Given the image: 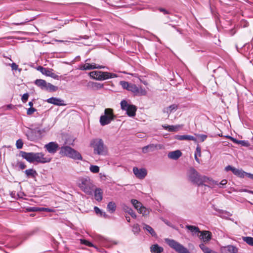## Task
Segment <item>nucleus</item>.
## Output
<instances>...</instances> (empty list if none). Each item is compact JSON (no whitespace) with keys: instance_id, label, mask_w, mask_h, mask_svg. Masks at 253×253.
I'll list each match as a JSON object with an SVG mask.
<instances>
[{"instance_id":"1","label":"nucleus","mask_w":253,"mask_h":253,"mask_svg":"<svg viewBox=\"0 0 253 253\" xmlns=\"http://www.w3.org/2000/svg\"><path fill=\"white\" fill-rule=\"evenodd\" d=\"M187 175L189 181L198 186L205 185L211 187L214 184H217L216 182L209 177L206 176H201L198 171L193 168L188 170Z\"/></svg>"},{"instance_id":"2","label":"nucleus","mask_w":253,"mask_h":253,"mask_svg":"<svg viewBox=\"0 0 253 253\" xmlns=\"http://www.w3.org/2000/svg\"><path fill=\"white\" fill-rule=\"evenodd\" d=\"M22 157L26 159L30 163L37 162L38 163L44 164L49 163L51 160V158L45 156V155L41 153H27L24 151L20 152Z\"/></svg>"},{"instance_id":"3","label":"nucleus","mask_w":253,"mask_h":253,"mask_svg":"<svg viewBox=\"0 0 253 253\" xmlns=\"http://www.w3.org/2000/svg\"><path fill=\"white\" fill-rule=\"evenodd\" d=\"M89 146L93 149V154L95 155H106L107 154V148L101 138L92 139L90 141Z\"/></svg>"},{"instance_id":"4","label":"nucleus","mask_w":253,"mask_h":253,"mask_svg":"<svg viewBox=\"0 0 253 253\" xmlns=\"http://www.w3.org/2000/svg\"><path fill=\"white\" fill-rule=\"evenodd\" d=\"M60 154L62 156H67L74 159L82 160L81 155L69 146L62 147L60 149Z\"/></svg>"},{"instance_id":"5","label":"nucleus","mask_w":253,"mask_h":253,"mask_svg":"<svg viewBox=\"0 0 253 253\" xmlns=\"http://www.w3.org/2000/svg\"><path fill=\"white\" fill-rule=\"evenodd\" d=\"M78 185L86 194L89 195L92 194L93 184L89 177H86L80 178Z\"/></svg>"},{"instance_id":"6","label":"nucleus","mask_w":253,"mask_h":253,"mask_svg":"<svg viewBox=\"0 0 253 253\" xmlns=\"http://www.w3.org/2000/svg\"><path fill=\"white\" fill-rule=\"evenodd\" d=\"M115 117L113 110L111 108H106L105 109L104 114L101 116L99 122L101 126H104L109 124Z\"/></svg>"},{"instance_id":"7","label":"nucleus","mask_w":253,"mask_h":253,"mask_svg":"<svg viewBox=\"0 0 253 253\" xmlns=\"http://www.w3.org/2000/svg\"><path fill=\"white\" fill-rule=\"evenodd\" d=\"M166 242L178 253H190L187 248L174 240L166 239Z\"/></svg>"},{"instance_id":"8","label":"nucleus","mask_w":253,"mask_h":253,"mask_svg":"<svg viewBox=\"0 0 253 253\" xmlns=\"http://www.w3.org/2000/svg\"><path fill=\"white\" fill-rule=\"evenodd\" d=\"M121 109L126 112L127 115L129 117H133L135 115L136 107L133 105L128 104L127 101L123 100L121 102Z\"/></svg>"},{"instance_id":"9","label":"nucleus","mask_w":253,"mask_h":253,"mask_svg":"<svg viewBox=\"0 0 253 253\" xmlns=\"http://www.w3.org/2000/svg\"><path fill=\"white\" fill-rule=\"evenodd\" d=\"M88 59L86 60L85 62L83 65H81L79 66V69L81 70H90L95 69H102L104 68L105 67L103 66L98 65L94 63H87V61Z\"/></svg>"},{"instance_id":"10","label":"nucleus","mask_w":253,"mask_h":253,"mask_svg":"<svg viewBox=\"0 0 253 253\" xmlns=\"http://www.w3.org/2000/svg\"><path fill=\"white\" fill-rule=\"evenodd\" d=\"M46 150L50 154H55L59 148V145L55 142H50L44 146Z\"/></svg>"},{"instance_id":"11","label":"nucleus","mask_w":253,"mask_h":253,"mask_svg":"<svg viewBox=\"0 0 253 253\" xmlns=\"http://www.w3.org/2000/svg\"><path fill=\"white\" fill-rule=\"evenodd\" d=\"M163 148L164 146L162 144H151L143 147L142 148V152L143 153H147L148 152H152L156 149H162Z\"/></svg>"},{"instance_id":"12","label":"nucleus","mask_w":253,"mask_h":253,"mask_svg":"<svg viewBox=\"0 0 253 253\" xmlns=\"http://www.w3.org/2000/svg\"><path fill=\"white\" fill-rule=\"evenodd\" d=\"M133 172L136 177L139 179H143L147 175V170L145 169H138L137 167H134Z\"/></svg>"},{"instance_id":"13","label":"nucleus","mask_w":253,"mask_h":253,"mask_svg":"<svg viewBox=\"0 0 253 253\" xmlns=\"http://www.w3.org/2000/svg\"><path fill=\"white\" fill-rule=\"evenodd\" d=\"M238 248L233 245H228L221 248L222 253H238Z\"/></svg>"},{"instance_id":"14","label":"nucleus","mask_w":253,"mask_h":253,"mask_svg":"<svg viewBox=\"0 0 253 253\" xmlns=\"http://www.w3.org/2000/svg\"><path fill=\"white\" fill-rule=\"evenodd\" d=\"M101 77L100 78V81H103L107 79L117 78L118 76L117 74L114 73H111L107 72H101Z\"/></svg>"},{"instance_id":"15","label":"nucleus","mask_w":253,"mask_h":253,"mask_svg":"<svg viewBox=\"0 0 253 253\" xmlns=\"http://www.w3.org/2000/svg\"><path fill=\"white\" fill-rule=\"evenodd\" d=\"M46 101L49 103L58 106H62L64 105L63 100L56 97L49 98L47 99Z\"/></svg>"},{"instance_id":"16","label":"nucleus","mask_w":253,"mask_h":253,"mask_svg":"<svg viewBox=\"0 0 253 253\" xmlns=\"http://www.w3.org/2000/svg\"><path fill=\"white\" fill-rule=\"evenodd\" d=\"M182 155V153L180 150H175L170 152L168 153V157L172 160H177Z\"/></svg>"},{"instance_id":"17","label":"nucleus","mask_w":253,"mask_h":253,"mask_svg":"<svg viewBox=\"0 0 253 253\" xmlns=\"http://www.w3.org/2000/svg\"><path fill=\"white\" fill-rule=\"evenodd\" d=\"M175 138L179 140H193L195 142L197 140L194 136L189 135H177L175 136Z\"/></svg>"},{"instance_id":"18","label":"nucleus","mask_w":253,"mask_h":253,"mask_svg":"<svg viewBox=\"0 0 253 253\" xmlns=\"http://www.w3.org/2000/svg\"><path fill=\"white\" fill-rule=\"evenodd\" d=\"M200 237L204 242H209L211 239V233L208 231L201 232Z\"/></svg>"},{"instance_id":"19","label":"nucleus","mask_w":253,"mask_h":253,"mask_svg":"<svg viewBox=\"0 0 253 253\" xmlns=\"http://www.w3.org/2000/svg\"><path fill=\"white\" fill-rule=\"evenodd\" d=\"M122 209L124 210V211H125L126 212L128 213L129 214H130L132 217H133V218L136 217V214L131 209V208H130V207H129L128 206H127V205H126V204H123L122 205Z\"/></svg>"},{"instance_id":"20","label":"nucleus","mask_w":253,"mask_h":253,"mask_svg":"<svg viewBox=\"0 0 253 253\" xmlns=\"http://www.w3.org/2000/svg\"><path fill=\"white\" fill-rule=\"evenodd\" d=\"M103 191L100 188H97L94 191V198L95 199L99 202L102 199Z\"/></svg>"},{"instance_id":"21","label":"nucleus","mask_w":253,"mask_h":253,"mask_svg":"<svg viewBox=\"0 0 253 253\" xmlns=\"http://www.w3.org/2000/svg\"><path fill=\"white\" fill-rule=\"evenodd\" d=\"M52 71V69L45 68L44 70L42 72V74L54 79H56L58 76L54 74Z\"/></svg>"},{"instance_id":"22","label":"nucleus","mask_w":253,"mask_h":253,"mask_svg":"<svg viewBox=\"0 0 253 253\" xmlns=\"http://www.w3.org/2000/svg\"><path fill=\"white\" fill-rule=\"evenodd\" d=\"M35 84L42 89H45L47 83L42 79H37L35 81Z\"/></svg>"},{"instance_id":"23","label":"nucleus","mask_w":253,"mask_h":253,"mask_svg":"<svg viewBox=\"0 0 253 253\" xmlns=\"http://www.w3.org/2000/svg\"><path fill=\"white\" fill-rule=\"evenodd\" d=\"M233 173L235 175H236L240 177L243 178L246 176V173L247 172L243 171L242 169H237L235 168V169H233Z\"/></svg>"},{"instance_id":"24","label":"nucleus","mask_w":253,"mask_h":253,"mask_svg":"<svg viewBox=\"0 0 253 253\" xmlns=\"http://www.w3.org/2000/svg\"><path fill=\"white\" fill-rule=\"evenodd\" d=\"M101 72L99 71H92L89 73V75L91 78L100 81Z\"/></svg>"},{"instance_id":"25","label":"nucleus","mask_w":253,"mask_h":253,"mask_svg":"<svg viewBox=\"0 0 253 253\" xmlns=\"http://www.w3.org/2000/svg\"><path fill=\"white\" fill-rule=\"evenodd\" d=\"M163 251V248L159 247L157 244L154 245L151 247V252L152 253H161Z\"/></svg>"},{"instance_id":"26","label":"nucleus","mask_w":253,"mask_h":253,"mask_svg":"<svg viewBox=\"0 0 253 253\" xmlns=\"http://www.w3.org/2000/svg\"><path fill=\"white\" fill-rule=\"evenodd\" d=\"M143 229L149 232L152 236L155 237L156 236V234L154 230V229L149 225L146 224H143Z\"/></svg>"},{"instance_id":"27","label":"nucleus","mask_w":253,"mask_h":253,"mask_svg":"<svg viewBox=\"0 0 253 253\" xmlns=\"http://www.w3.org/2000/svg\"><path fill=\"white\" fill-rule=\"evenodd\" d=\"M177 108V106L176 104H172L169 106L164 108V112L168 114H170L173 111H175Z\"/></svg>"},{"instance_id":"28","label":"nucleus","mask_w":253,"mask_h":253,"mask_svg":"<svg viewBox=\"0 0 253 253\" xmlns=\"http://www.w3.org/2000/svg\"><path fill=\"white\" fill-rule=\"evenodd\" d=\"M186 228L190 231L192 233H200V231L199 230V229L198 227L193 226V225H186Z\"/></svg>"},{"instance_id":"29","label":"nucleus","mask_w":253,"mask_h":253,"mask_svg":"<svg viewBox=\"0 0 253 253\" xmlns=\"http://www.w3.org/2000/svg\"><path fill=\"white\" fill-rule=\"evenodd\" d=\"M116 206L114 202H110L108 203L107 205V209L108 211L110 213L114 212L116 210Z\"/></svg>"},{"instance_id":"30","label":"nucleus","mask_w":253,"mask_h":253,"mask_svg":"<svg viewBox=\"0 0 253 253\" xmlns=\"http://www.w3.org/2000/svg\"><path fill=\"white\" fill-rule=\"evenodd\" d=\"M147 93V91L146 89L144 88H142V87H138L137 88V90L135 92V95H145Z\"/></svg>"},{"instance_id":"31","label":"nucleus","mask_w":253,"mask_h":253,"mask_svg":"<svg viewBox=\"0 0 253 253\" xmlns=\"http://www.w3.org/2000/svg\"><path fill=\"white\" fill-rule=\"evenodd\" d=\"M58 89V87L51 84L50 83L46 84V87L44 90H48L49 91H56Z\"/></svg>"},{"instance_id":"32","label":"nucleus","mask_w":253,"mask_h":253,"mask_svg":"<svg viewBox=\"0 0 253 253\" xmlns=\"http://www.w3.org/2000/svg\"><path fill=\"white\" fill-rule=\"evenodd\" d=\"M131 203L134 206V207L137 210V211H138L139 208H141L142 207V204L136 200H131Z\"/></svg>"},{"instance_id":"33","label":"nucleus","mask_w":253,"mask_h":253,"mask_svg":"<svg viewBox=\"0 0 253 253\" xmlns=\"http://www.w3.org/2000/svg\"><path fill=\"white\" fill-rule=\"evenodd\" d=\"M31 211H44L46 212H52L53 211V210L49 208H36L33 207L32 208Z\"/></svg>"},{"instance_id":"34","label":"nucleus","mask_w":253,"mask_h":253,"mask_svg":"<svg viewBox=\"0 0 253 253\" xmlns=\"http://www.w3.org/2000/svg\"><path fill=\"white\" fill-rule=\"evenodd\" d=\"M131 84H129L128 82L126 81H121L120 82V84L122 86V87L127 90H129Z\"/></svg>"},{"instance_id":"35","label":"nucleus","mask_w":253,"mask_h":253,"mask_svg":"<svg viewBox=\"0 0 253 253\" xmlns=\"http://www.w3.org/2000/svg\"><path fill=\"white\" fill-rule=\"evenodd\" d=\"M25 173L28 176H31L34 177L37 174L36 170L33 169H27L25 171Z\"/></svg>"},{"instance_id":"36","label":"nucleus","mask_w":253,"mask_h":253,"mask_svg":"<svg viewBox=\"0 0 253 253\" xmlns=\"http://www.w3.org/2000/svg\"><path fill=\"white\" fill-rule=\"evenodd\" d=\"M244 241L246 242L248 245L253 246V238L251 237H245L243 238Z\"/></svg>"},{"instance_id":"37","label":"nucleus","mask_w":253,"mask_h":253,"mask_svg":"<svg viewBox=\"0 0 253 253\" xmlns=\"http://www.w3.org/2000/svg\"><path fill=\"white\" fill-rule=\"evenodd\" d=\"M89 170L92 173H98L99 171V167L97 166L91 165L89 168Z\"/></svg>"},{"instance_id":"38","label":"nucleus","mask_w":253,"mask_h":253,"mask_svg":"<svg viewBox=\"0 0 253 253\" xmlns=\"http://www.w3.org/2000/svg\"><path fill=\"white\" fill-rule=\"evenodd\" d=\"M199 247L204 253H208L211 250L210 248L205 246L204 244H201Z\"/></svg>"},{"instance_id":"39","label":"nucleus","mask_w":253,"mask_h":253,"mask_svg":"<svg viewBox=\"0 0 253 253\" xmlns=\"http://www.w3.org/2000/svg\"><path fill=\"white\" fill-rule=\"evenodd\" d=\"M140 229L138 224H136L133 226L132 231L134 234H138L140 232Z\"/></svg>"},{"instance_id":"40","label":"nucleus","mask_w":253,"mask_h":253,"mask_svg":"<svg viewBox=\"0 0 253 253\" xmlns=\"http://www.w3.org/2000/svg\"><path fill=\"white\" fill-rule=\"evenodd\" d=\"M81 243L84 245H85L88 247H94L93 245L90 242L84 240V239H81L80 240Z\"/></svg>"},{"instance_id":"41","label":"nucleus","mask_w":253,"mask_h":253,"mask_svg":"<svg viewBox=\"0 0 253 253\" xmlns=\"http://www.w3.org/2000/svg\"><path fill=\"white\" fill-rule=\"evenodd\" d=\"M180 126H170L169 131H176L179 129Z\"/></svg>"},{"instance_id":"42","label":"nucleus","mask_w":253,"mask_h":253,"mask_svg":"<svg viewBox=\"0 0 253 253\" xmlns=\"http://www.w3.org/2000/svg\"><path fill=\"white\" fill-rule=\"evenodd\" d=\"M137 87H138L135 84H131L128 91H131L134 94H135Z\"/></svg>"},{"instance_id":"43","label":"nucleus","mask_w":253,"mask_h":253,"mask_svg":"<svg viewBox=\"0 0 253 253\" xmlns=\"http://www.w3.org/2000/svg\"><path fill=\"white\" fill-rule=\"evenodd\" d=\"M138 211L143 215H146L148 212L147 209L143 206H142L141 208H139Z\"/></svg>"},{"instance_id":"44","label":"nucleus","mask_w":253,"mask_h":253,"mask_svg":"<svg viewBox=\"0 0 253 253\" xmlns=\"http://www.w3.org/2000/svg\"><path fill=\"white\" fill-rule=\"evenodd\" d=\"M23 143L21 139H18L16 141V146L17 149H21L23 147Z\"/></svg>"},{"instance_id":"45","label":"nucleus","mask_w":253,"mask_h":253,"mask_svg":"<svg viewBox=\"0 0 253 253\" xmlns=\"http://www.w3.org/2000/svg\"><path fill=\"white\" fill-rule=\"evenodd\" d=\"M197 136L201 142H203L207 138V135L205 134H197Z\"/></svg>"},{"instance_id":"46","label":"nucleus","mask_w":253,"mask_h":253,"mask_svg":"<svg viewBox=\"0 0 253 253\" xmlns=\"http://www.w3.org/2000/svg\"><path fill=\"white\" fill-rule=\"evenodd\" d=\"M92 87L99 89L103 87V85L98 83H92Z\"/></svg>"},{"instance_id":"47","label":"nucleus","mask_w":253,"mask_h":253,"mask_svg":"<svg viewBox=\"0 0 253 253\" xmlns=\"http://www.w3.org/2000/svg\"><path fill=\"white\" fill-rule=\"evenodd\" d=\"M36 111V110L34 108L30 107L27 110V114L28 115H31L33 114Z\"/></svg>"},{"instance_id":"48","label":"nucleus","mask_w":253,"mask_h":253,"mask_svg":"<svg viewBox=\"0 0 253 253\" xmlns=\"http://www.w3.org/2000/svg\"><path fill=\"white\" fill-rule=\"evenodd\" d=\"M195 155L197 156L198 157L201 156V148L199 146L197 147L196 152L195 153Z\"/></svg>"},{"instance_id":"49","label":"nucleus","mask_w":253,"mask_h":253,"mask_svg":"<svg viewBox=\"0 0 253 253\" xmlns=\"http://www.w3.org/2000/svg\"><path fill=\"white\" fill-rule=\"evenodd\" d=\"M214 181L217 182V184L216 185H219V187H221V185L224 186V185H226L227 183V180L226 179H223L222 180H221V181L219 184L218 183L217 181ZM214 185H215V184H214L213 186H214Z\"/></svg>"},{"instance_id":"50","label":"nucleus","mask_w":253,"mask_h":253,"mask_svg":"<svg viewBox=\"0 0 253 253\" xmlns=\"http://www.w3.org/2000/svg\"><path fill=\"white\" fill-rule=\"evenodd\" d=\"M28 97L29 94L28 93L24 94L21 98L22 101L24 103L26 102L27 101Z\"/></svg>"},{"instance_id":"51","label":"nucleus","mask_w":253,"mask_h":253,"mask_svg":"<svg viewBox=\"0 0 253 253\" xmlns=\"http://www.w3.org/2000/svg\"><path fill=\"white\" fill-rule=\"evenodd\" d=\"M94 210L96 214H99L100 215H102L103 211H102L98 207H95L94 208Z\"/></svg>"},{"instance_id":"52","label":"nucleus","mask_w":253,"mask_h":253,"mask_svg":"<svg viewBox=\"0 0 253 253\" xmlns=\"http://www.w3.org/2000/svg\"><path fill=\"white\" fill-rule=\"evenodd\" d=\"M159 10L160 11L163 12L164 14H168L169 13L168 10L163 8H159Z\"/></svg>"},{"instance_id":"53","label":"nucleus","mask_w":253,"mask_h":253,"mask_svg":"<svg viewBox=\"0 0 253 253\" xmlns=\"http://www.w3.org/2000/svg\"><path fill=\"white\" fill-rule=\"evenodd\" d=\"M18 166L21 169H24L26 167V165L22 162H19L18 163Z\"/></svg>"},{"instance_id":"54","label":"nucleus","mask_w":253,"mask_h":253,"mask_svg":"<svg viewBox=\"0 0 253 253\" xmlns=\"http://www.w3.org/2000/svg\"><path fill=\"white\" fill-rule=\"evenodd\" d=\"M235 168L234 167H232V166H227L226 168H225V169L227 170V171H228V170H231L233 172V169H234Z\"/></svg>"},{"instance_id":"55","label":"nucleus","mask_w":253,"mask_h":253,"mask_svg":"<svg viewBox=\"0 0 253 253\" xmlns=\"http://www.w3.org/2000/svg\"><path fill=\"white\" fill-rule=\"evenodd\" d=\"M11 68L13 70H16L18 69V65L14 63L11 64Z\"/></svg>"},{"instance_id":"56","label":"nucleus","mask_w":253,"mask_h":253,"mask_svg":"<svg viewBox=\"0 0 253 253\" xmlns=\"http://www.w3.org/2000/svg\"><path fill=\"white\" fill-rule=\"evenodd\" d=\"M246 176H247L248 177L251 178V179L253 180V174L247 172L246 173Z\"/></svg>"},{"instance_id":"57","label":"nucleus","mask_w":253,"mask_h":253,"mask_svg":"<svg viewBox=\"0 0 253 253\" xmlns=\"http://www.w3.org/2000/svg\"><path fill=\"white\" fill-rule=\"evenodd\" d=\"M45 68H44L42 66H39L38 68V70L40 71L42 73L44 70Z\"/></svg>"},{"instance_id":"58","label":"nucleus","mask_w":253,"mask_h":253,"mask_svg":"<svg viewBox=\"0 0 253 253\" xmlns=\"http://www.w3.org/2000/svg\"><path fill=\"white\" fill-rule=\"evenodd\" d=\"M229 138H230L231 140H232L233 142H236L237 143H239V141L237 140L236 139H234V138L231 137V136H228Z\"/></svg>"},{"instance_id":"59","label":"nucleus","mask_w":253,"mask_h":253,"mask_svg":"<svg viewBox=\"0 0 253 253\" xmlns=\"http://www.w3.org/2000/svg\"><path fill=\"white\" fill-rule=\"evenodd\" d=\"M238 143L239 144H241L245 146L246 143H247V142L245 141L240 140V141H239V143Z\"/></svg>"},{"instance_id":"60","label":"nucleus","mask_w":253,"mask_h":253,"mask_svg":"<svg viewBox=\"0 0 253 253\" xmlns=\"http://www.w3.org/2000/svg\"><path fill=\"white\" fill-rule=\"evenodd\" d=\"M169 126H169V125H165V126H163V128H164L166 130H169Z\"/></svg>"},{"instance_id":"61","label":"nucleus","mask_w":253,"mask_h":253,"mask_svg":"<svg viewBox=\"0 0 253 253\" xmlns=\"http://www.w3.org/2000/svg\"><path fill=\"white\" fill-rule=\"evenodd\" d=\"M198 156L195 155V159L199 164L200 163V160L198 158Z\"/></svg>"},{"instance_id":"62","label":"nucleus","mask_w":253,"mask_h":253,"mask_svg":"<svg viewBox=\"0 0 253 253\" xmlns=\"http://www.w3.org/2000/svg\"><path fill=\"white\" fill-rule=\"evenodd\" d=\"M101 216H103L105 218H107L108 215L106 214V213L105 212H103L102 215H101Z\"/></svg>"},{"instance_id":"63","label":"nucleus","mask_w":253,"mask_h":253,"mask_svg":"<svg viewBox=\"0 0 253 253\" xmlns=\"http://www.w3.org/2000/svg\"><path fill=\"white\" fill-rule=\"evenodd\" d=\"M28 104L31 107H32L33 106V103L32 101L29 102Z\"/></svg>"},{"instance_id":"64","label":"nucleus","mask_w":253,"mask_h":253,"mask_svg":"<svg viewBox=\"0 0 253 253\" xmlns=\"http://www.w3.org/2000/svg\"><path fill=\"white\" fill-rule=\"evenodd\" d=\"M208 253H217L213 250H211V249L210 250V251L208 252Z\"/></svg>"}]
</instances>
